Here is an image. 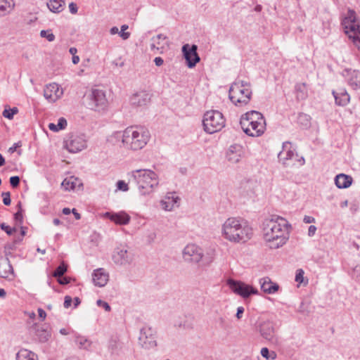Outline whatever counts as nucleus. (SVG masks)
Listing matches in <instances>:
<instances>
[{
  "instance_id": "nucleus-1",
  "label": "nucleus",
  "mask_w": 360,
  "mask_h": 360,
  "mask_svg": "<svg viewBox=\"0 0 360 360\" xmlns=\"http://www.w3.org/2000/svg\"><path fill=\"white\" fill-rule=\"evenodd\" d=\"M291 225L283 217L272 215L262 225V239L266 247L276 250L284 246L290 238Z\"/></svg>"
},
{
  "instance_id": "nucleus-2",
  "label": "nucleus",
  "mask_w": 360,
  "mask_h": 360,
  "mask_svg": "<svg viewBox=\"0 0 360 360\" xmlns=\"http://www.w3.org/2000/svg\"><path fill=\"white\" fill-rule=\"evenodd\" d=\"M221 237L234 244H244L253 236L252 226L243 218L230 217L221 226Z\"/></svg>"
},
{
  "instance_id": "nucleus-3",
  "label": "nucleus",
  "mask_w": 360,
  "mask_h": 360,
  "mask_svg": "<svg viewBox=\"0 0 360 360\" xmlns=\"http://www.w3.org/2000/svg\"><path fill=\"white\" fill-rule=\"evenodd\" d=\"M129 175L131 181L136 184L141 195H150L159 185L158 175L151 169L134 170Z\"/></svg>"
},
{
  "instance_id": "nucleus-4",
  "label": "nucleus",
  "mask_w": 360,
  "mask_h": 360,
  "mask_svg": "<svg viewBox=\"0 0 360 360\" xmlns=\"http://www.w3.org/2000/svg\"><path fill=\"white\" fill-rule=\"evenodd\" d=\"M243 131L248 136L259 137L266 130V120L263 115L256 110H251L243 115L240 120Z\"/></svg>"
},
{
  "instance_id": "nucleus-5",
  "label": "nucleus",
  "mask_w": 360,
  "mask_h": 360,
  "mask_svg": "<svg viewBox=\"0 0 360 360\" xmlns=\"http://www.w3.org/2000/svg\"><path fill=\"white\" fill-rule=\"evenodd\" d=\"M149 131L142 126H131L127 127V141L125 149L138 150L143 148L149 141Z\"/></svg>"
},
{
  "instance_id": "nucleus-6",
  "label": "nucleus",
  "mask_w": 360,
  "mask_h": 360,
  "mask_svg": "<svg viewBox=\"0 0 360 360\" xmlns=\"http://www.w3.org/2000/svg\"><path fill=\"white\" fill-rule=\"evenodd\" d=\"M229 93V99L235 105H245L251 98L250 84L243 80H236L231 85Z\"/></svg>"
},
{
  "instance_id": "nucleus-7",
  "label": "nucleus",
  "mask_w": 360,
  "mask_h": 360,
  "mask_svg": "<svg viewBox=\"0 0 360 360\" xmlns=\"http://www.w3.org/2000/svg\"><path fill=\"white\" fill-rule=\"evenodd\" d=\"M342 26L345 34L352 39L354 44L360 49V24L354 11L348 10L347 15L342 20Z\"/></svg>"
},
{
  "instance_id": "nucleus-8",
  "label": "nucleus",
  "mask_w": 360,
  "mask_h": 360,
  "mask_svg": "<svg viewBox=\"0 0 360 360\" xmlns=\"http://www.w3.org/2000/svg\"><path fill=\"white\" fill-rule=\"evenodd\" d=\"M202 124L205 131L208 134L219 131L225 126V119L218 110H210L205 113Z\"/></svg>"
},
{
  "instance_id": "nucleus-9",
  "label": "nucleus",
  "mask_w": 360,
  "mask_h": 360,
  "mask_svg": "<svg viewBox=\"0 0 360 360\" xmlns=\"http://www.w3.org/2000/svg\"><path fill=\"white\" fill-rule=\"evenodd\" d=\"M86 100L88 108L95 111L103 110L108 105L105 91L98 89H91L86 95Z\"/></svg>"
},
{
  "instance_id": "nucleus-10",
  "label": "nucleus",
  "mask_w": 360,
  "mask_h": 360,
  "mask_svg": "<svg viewBox=\"0 0 360 360\" xmlns=\"http://www.w3.org/2000/svg\"><path fill=\"white\" fill-rule=\"evenodd\" d=\"M295 158H297L296 161L299 165L302 166L304 165V158L303 157H298L291 143L288 141L284 142L282 146V150L278 154L279 161L283 165L289 166L290 161H292Z\"/></svg>"
},
{
  "instance_id": "nucleus-11",
  "label": "nucleus",
  "mask_w": 360,
  "mask_h": 360,
  "mask_svg": "<svg viewBox=\"0 0 360 360\" xmlns=\"http://www.w3.org/2000/svg\"><path fill=\"white\" fill-rule=\"evenodd\" d=\"M112 260L117 266H127L133 262L134 255L126 246L120 245L114 249Z\"/></svg>"
},
{
  "instance_id": "nucleus-12",
  "label": "nucleus",
  "mask_w": 360,
  "mask_h": 360,
  "mask_svg": "<svg viewBox=\"0 0 360 360\" xmlns=\"http://www.w3.org/2000/svg\"><path fill=\"white\" fill-rule=\"evenodd\" d=\"M64 144L69 152L75 153L85 149L87 141L84 134H71L65 139Z\"/></svg>"
},
{
  "instance_id": "nucleus-13",
  "label": "nucleus",
  "mask_w": 360,
  "mask_h": 360,
  "mask_svg": "<svg viewBox=\"0 0 360 360\" xmlns=\"http://www.w3.org/2000/svg\"><path fill=\"white\" fill-rule=\"evenodd\" d=\"M227 285L234 293L243 298H247L251 295L259 294V291L257 288L241 281L229 279L227 281Z\"/></svg>"
},
{
  "instance_id": "nucleus-14",
  "label": "nucleus",
  "mask_w": 360,
  "mask_h": 360,
  "mask_svg": "<svg viewBox=\"0 0 360 360\" xmlns=\"http://www.w3.org/2000/svg\"><path fill=\"white\" fill-rule=\"evenodd\" d=\"M183 258L186 262L199 263L204 257L203 250L195 244H188L182 251Z\"/></svg>"
},
{
  "instance_id": "nucleus-15",
  "label": "nucleus",
  "mask_w": 360,
  "mask_h": 360,
  "mask_svg": "<svg viewBox=\"0 0 360 360\" xmlns=\"http://www.w3.org/2000/svg\"><path fill=\"white\" fill-rule=\"evenodd\" d=\"M139 344L146 349L156 347V337L154 330L149 327H144L141 330L139 338Z\"/></svg>"
},
{
  "instance_id": "nucleus-16",
  "label": "nucleus",
  "mask_w": 360,
  "mask_h": 360,
  "mask_svg": "<svg viewBox=\"0 0 360 360\" xmlns=\"http://www.w3.org/2000/svg\"><path fill=\"white\" fill-rule=\"evenodd\" d=\"M244 148L240 144H233L229 147L226 153V158L231 164H237L245 156Z\"/></svg>"
},
{
  "instance_id": "nucleus-17",
  "label": "nucleus",
  "mask_w": 360,
  "mask_h": 360,
  "mask_svg": "<svg viewBox=\"0 0 360 360\" xmlns=\"http://www.w3.org/2000/svg\"><path fill=\"white\" fill-rule=\"evenodd\" d=\"M162 210L167 212L172 211L180 205V198L174 192L167 193L160 202Z\"/></svg>"
},
{
  "instance_id": "nucleus-18",
  "label": "nucleus",
  "mask_w": 360,
  "mask_h": 360,
  "mask_svg": "<svg viewBox=\"0 0 360 360\" xmlns=\"http://www.w3.org/2000/svg\"><path fill=\"white\" fill-rule=\"evenodd\" d=\"M182 51L188 67L190 68L195 67L200 60V57L197 53V46L193 44L190 46L189 44H185L182 47Z\"/></svg>"
},
{
  "instance_id": "nucleus-19",
  "label": "nucleus",
  "mask_w": 360,
  "mask_h": 360,
  "mask_svg": "<svg viewBox=\"0 0 360 360\" xmlns=\"http://www.w3.org/2000/svg\"><path fill=\"white\" fill-rule=\"evenodd\" d=\"M63 94V89L56 83H51L46 85L44 90V98L51 103L56 101Z\"/></svg>"
},
{
  "instance_id": "nucleus-20",
  "label": "nucleus",
  "mask_w": 360,
  "mask_h": 360,
  "mask_svg": "<svg viewBox=\"0 0 360 360\" xmlns=\"http://www.w3.org/2000/svg\"><path fill=\"white\" fill-rule=\"evenodd\" d=\"M150 101V94L146 91H140L130 98V103L136 107H145Z\"/></svg>"
},
{
  "instance_id": "nucleus-21",
  "label": "nucleus",
  "mask_w": 360,
  "mask_h": 360,
  "mask_svg": "<svg viewBox=\"0 0 360 360\" xmlns=\"http://www.w3.org/2000/svg\"><path fill=\"white\" fill-rule=\"evenodd\" d=\"M103 217L108 218L117 225H127L131 220V217L124 211L116 213L107 212L103 214Z\"/></svg>"
},
{
  "instance_id": "nucleus-22",
  "label": "nucleus",
  "mask_w": 360,
  "mask_h": 360,
  "mask_svg": "<svg viewBox=\"0 0 360 360\" xmlns=\"http://www.w3.org/2000/svg\"><path fill=\"white\" fill-rule=\"evenodd\" d=\"M342 75L345 78L347 84L353 89L360 88V72L356 70H345Z\"/></svg>"
},
{
  "instance_id": "nucleus-23",
  "label": "nucleus",
  "mask_w": 360,
  "mask_h": 360,
  "mask_svg": "<svg viewBox=\"0 0 360 360\" xmlns=\"http://www.w3.org/2000/svg\"><path fill=\"white\" fill-rule=\"evenodd\" d=\"M107 141L113 146L125 148V142L127 141V128L123 131H116L112 132L108 137Z\"/></svg>"
},
{
  "instance_id": "nucleus-24",
  "label": "nucleus",
  "mask_w": 360,
  "mask_h": 360,
  "mask_svg": "<svg viewBox=\"0 0 360 360\" xmlns=\"http://www.w3.org/2000/svg\"><path fill=\"white\" fill-rule=\"evenodd\" d=\"M92 280L95 285L103 287L107 284L109 280V274L105 269L98 268L94 271L92 274Z\"/></svg>"
},
{
  "instance_id": "nucleus-25",
  "label": "nucleus",
  "mask_w": 360,
  "mask_h": 360,
  "mask_svg": "<svg viewBox=\"0 0 360 360\" xmlns=\"http://www.w3.org/2000/svg\"><path fill=\"white\" fill-rule=\"evenodd\" d=\"M261 290L266 294L274 295L276 293L280 287L278 284L271 281L269 277H264L259 281Z\"/></svg>"
},
{
  "instance_id": "nucleus-26",
  "label": "nucleus",
  "mask_w": 360,
  "mask_h": 360,
  "mask_svg": "<svg viewBox=\"0 0 360 360\" xmlns=\"http://www.w3.org/2000/svg\"><path fill=\"white\" fill-rule=\"evenodd\" d=\"M169 42L167 38L163 34H159L151 38L150 50L159 51L160 53L163 52L165 47L168 46Z\"/></svg>"
},
{
  "instance_id": "nucleus-27",
  "label": "nucleus",
  "mask_w": 360,
  "mask_h": 360,
  "mask_svg": "<svg viewBox=\"0 0 360 360\" xmlns=\"http://www.w3.org/2000/svg\"><path fill=\"white\" fill-rule=\"evenodd\" d=\"M333 95L336 105L340 106L347 105L350 101V96L345 89H340L339 91H333Z\"/></svg>"
},
{
  "instance_id": "nucleus-28",
  "label": "nucleus",
  "mask_w": 360,
  "mask_h": 360,
  "mask_svg": "<svg viewBox=\"0 0 360 360\" xmlns=\"http://www.w3.org/2000/svg\"><path fill=\"white\" fill-rule=\"evenodd\" d=\"M262 335L268 340H273L274 338L275 329L273 323L269 321L263 322L260 326Z\"/></svg>"
},
{
  "instance_id": "nucleus-29",
  "label": "nucleus",
  "mask_w": 360,
  "mask_h": 360,
  "mask_svg": "<svg viewBox=\"0 0 360 360\" xmlns=\"http://www.w3.org/2000/svg\"><path fill=\"white\" fill-rule=\"evenodd\" d=\"M352 178L351 176L339 174L335 178V184L339 188H347L352 185Z\"/></svg>"
},
{
  "instance_id": "nucleus-30",
  "label": "nucleus",
  "mask_w": 360,
  "mask_h": 360,
  "mask_svg": "<svg viewBox=\"0 0 360 360\" xmlns=\"http://www.w3.org/2000/svg\"><path fill=\"white\" fill-rule=\"evenodd\" d=\"M61 185L65 190L71 191L76 189L77 187L82 186V183L81 180H79V179L75 176H70L68 178L65 179L63 181Z\"/></svg>"
},
{
  "instance_id": "nucleus-31",
  "label": "nucleus",
  "mask_w": 360,
  "mask_h": 360,
  "mask_svg": "<svg viewBox=\"0 0 360 360\" xmlns=\"http://www.w3.org/2000/svg\"><path fill=\"white\" fill-rule=\"evenodd\" d=\"M75 342L79 349L87 351L91 349L92 345V342L89 338L79 334H75Z\"/></svg>"
},
{
  "instance_id": "nucleus-32",
  "label": "nucleus",
  "mask_w": 360,
  "mask_h": 360,
  "mask_svg": "<svg viewBox=\"0 0 360 360\" xmlns=\"http://www.w3.org/2000/svg\"><path fill=\"white\" fill-rule=\"evenodd\" d=\"M47 6L51 12L59 13L64 10L65 0H49Z\"/></svg>"
},
{
  "instance_id": "nucleus-33",
  "label": "nucleus",
  "mask_w": 360,
  "mask_h": 360,
  "mask_svg": "<svg viewBox=\"0 0 360 360\" xmlns=\"http://www.w3.org/2000/svg\"><path fill=\"white\" fill-rule=\"evenodd\" d=\"M14 6L13 0H0V17L10 13Z\"/></svg>"
},
{
  "instance_id": "nucleus-34",
  "label": "nucleus",
  "mask_w": 360,
  "mask_h": 360,
  "mask_svg": "<svg viewBox=\"0 0 360 360\" xmlns=\"http://www.w3.org/2000/svg\"><path fill=\"white\" fill-rule=\"evenodd\" d=\"M17 360H37V356L34 352L26 349H21L16 354Z\"/></svg>"
},
{
  "instance_id": "nucleus-35",
  "label": "nucleus",
  "mask_w": 360,
  "mask_h": 360,
  "mask_svg": "<svg viewBox=\"0 0 360 360\" xmlns=\"http://www.w3.org/2000/svg\"><path fill=\"white\" fill-rule=\"evenodd\" d=\"M13 274V269L8 259L0 264V277L8 278Z\"/></svg>"
},
{
  "instance_id": "nucleus-36",
  "label": "nucleus",
  "mask_w": 360,
  "mask_h": 360,
  "mask_svg": "<svg viewBox=\"0 0 360 360\" xmlns=\"http://www.w3.org/2000/svg\"><path fill=\"white\" fill-rule=\"evenodd\" d=\"M36 336L41 342H45L50 338L51 333L47 329L40 327L36 330Z\"/></svg>"
},
{
  "instance_id": "nucleus-37",
  "label": "nucleus",
  "mask_w": 360,
  "mask_h": 360,
  "mask_svg": "<svg viewBox=\"0 0 360 360\" xmlns=\"http://www.w3.org/2000/svg\"><path fill=\"white\" fill-rule=\"evenodd\" d=\"M67 127V120L64 117H60L58 120V123H50L49 124V129L52 131H58L61 129H64Z\"/></svg>"
},
{
  "instance_id": "nucleus-38",
  "label": "nucleus",
  "mask_w": 360,
  "mask_h": 360,
  "mask_svg": "<svg viewBox=\"0 0 360 360\" xmlns=\"http://www.w3.org/2000/svg\"><path fill=\"white\" fill-rule=\"evenodd\" d=\"M297 98L298 99L304 100L307 96V91L304 83L297 84L295 86Z\"/></svg>"
},
{
  "instance_id": "nucleus-39",
  "label": "nucleus",
  "mask_w": 360,
  "mask_h": 360,
  "mask_svg": "<svg viewBox=\"0 0 360 360\" xmlns=\"http://www.w3.org/2000/svg\"><path fill=\"white\" fill-rule=\"evenodd\" d=\"M215 255V250L214 248H209L206 250V252L204 253V257L202 262L206 264H210L214 260Z\"/></svg>"
},
{
  "instance_id": "nucleus-40",
  "label": "nucleus",
  "mask_w": 360,
  "mask_h": 360,
  "mask_svg": "<svg viewBox=\"0 0 360 360\" xmlns=\"http://www.w3.org/2000/svg\"><path fill=\"white\" fill-rule=\"evenodd\" d=\"M260 353L266 360H274L276 358V353L274 351H269L266 347L262 348Z\"/></svg>"
},
{
  "instance_id": "nucleus-41",
  "label": "nucleus",
  "mask_w": 360,
  "mask_h": 360,
  "mask_svg": "<svg viewBox=\"0 0 360 360\" xmlns=\"http://www.w3.org/2000/svg\"><path fill=\"white\" fill-rule=\"evenodd\" d=\"M18 112V109L16 107L13 108H5L3 111V116L7 119L12 120L13 116Z\"/></svg>"
},
{
  "instance_id": "nucleus-42",
  "label": "nucleus",
  "mask_w": 360,
  "mask_h": 360,
  "mask_svg": "<svg viewBox=\"0 0 360 360\" xmlns=\"http://www.w3.org/2000/svg\"><path fill=\"white\" fill-rule=\"evenodd\" d=\"M40 37L41 38H45L48 40L49 42H52L55 40V35L52 33L51 30H41L40 32Z\"/></svg>"
},
{
  "instance_id": "nucleus-43",
  "label": "nucleus",
  "mask_w": 360,
  "mask_h": 360,
  "mask_svg": "<svg viewBox=\"0 0 360 360\" xmlns=\"http://www.w3.org/2000/svg\"><path fill=\"white\" fill-rule=\"evenodd\" d=\"M67 271L66 266L63 263L58 266L53 274L54 277H61Z\"/></svg>"
},
{
  "instance_id": "nucleus-44",
  "label": "nucleus",
  "mask_w": 360,
  "mask_h": 360,
  "mask_svg": "<svg viewBox=\"0 0 360 360\" xmlns=\"http://www.w3.org/2000/svg\"><path fill=\"white\" fill-rule=\"evenodd\" d=\"M0 227L3 231H4L9 236L12 235L14 232L16 231L15 228H11L9 226L6 225L5 223L1 224Z\"/></svg>"
},
{
  "instance_id": "nucleus-45",
  "label": "nucleus",
  "mask_w": 360,
  "mask_h": 360,
  "mask_svg": "<svg viewBox=\"0 0 360 360\" xmlns=\"http://www.w3.org/2000/svg\"><path fill=\"white\" fill-rule=\"evenodd\" d=\"M304 272L302 269H299L296 271L295 274V281L297 283H302L304 279Z\"/></svg>"
},
{
  "instance_id": "nucleus-46",
  "label": "nucleus",
  "mask_w": 360,
  "mask_h": 360,
  "mask_svg": "<svg viewBox=\"0 0 360 360\" xmlns=\"http://www.w3.org/2000/svg\"><path fill=\"white\" fill-rule=\"evenodd\" d=\"M117 188L118 190L122 191H127L129 190L128 184L122 180H120L117 182Z\"/></svg>"
},
{
  "instance_id": "nucleus-47",
  "label": "nucleus",
  "mask_w": 360,
  "mask_h": 360,
  "mask_svg": "<svg viewBox=\"0 0 360 360\" xmlns=\"http://www.w3.org/2000/svg\"><path fill=\"white\" fill-rule=\"evenodd\" d=\"M298 119H299V122L301 124H303L304 122L306 126H308L309 124L310 117L309 115H307L306 114H300L299 115Z\"/></svg>"
},
{
  "instance_id": "nucleus-48",
  "label": "nucleus",
  "mask_w": 360,
  "mask_h": 360,
  "mask_svg": "<svg viewBox=\"0 0 360 360\" xmlns=\"http://www.w3.org/2000/svg\"><path fill=\"white\" fill-rule=\"evenodd\" d=\"M96 304L98 307H103L106 311H110L111 310V307L109 304L105 301L98 300Z\"/></svg>"
},
{
  "instance_id": "nucleus-49",
  "label": "nucleus",
  "mask_w": 360,
  "mask_h": 360,
  "mask_svg": "<svg viewBox=\"0 0 360 360\" xmlns=\"http://www.w3.org/2000/svg\"><path fill=\"white\" fill-rule=\"evenodd\" d=\"M352 276L357 281L360 282V265H356L352 272Z\"/></svg>"
},
{
  "instance_id": "nucleus-50",
  "label": "nucleus",
  "mask_w": 360,
  "mask_h": 360,
  "mask_svg": "<svg viewBox=\"0 0 360 360\" xmlns=\"http://www.w3.org/2000/svg\"><path fill=\"white\" fill-rule=\"evenodd\" d=\"M2 196H3V202L5 205H9L11 204V197H10V193L9 192H6V193H2Z\"/></svg>"
},
{
  "instance_id": "nucleus-51",
  "label": "nucleus",
  "mask_w": 360,
  "mask_h": 360,
  "mask_svg": "<svg viewBox=\"0 0 360 360\" xmlns=\"http://www.w3.org/2000/svg\"><path fill=\"white\" fill-rule=\"evenodd\" d=\"M20 178L18 176H11L10 178V184L13 187H16L19 185Z\"/></svg>"
},
{
  "instance_id": "nucleus-52",
  "label": "nucleus",
  "mask_w": 360,
  "mask_h": 360,
  "mask_svg": "<svg viewBox=\"0 0 360 360\" xmlns=\"http://www.w3.org/2000/svg\"><path fill=\"white\" fill-rule=\"evenodd\" d=\"M303 221L305 224H312L316 222V219L314 217L305 215L303 218Z\"/></svg>"
},
{
  "instance_id": "nucleus-53",
  "label": "nucleus",
  "mask_w": 360,
  "mask_h": 360,
  "mask_svg": "<svg viewBox=\"0 0 360 360\" xmlns=\"http://www.w3.org/2000/svg\"><path fill=\"white\" fill-rule=\"evenodd\" d=\"M72 300L71 298V297L67 295L65 297V300H64V307L65 308H69L70 306H71V304H72Z\"/></svg>"
},
{
  "instance_id": "nucleus-54",
  "label": "nucleus",
  "mask_w": 360,
  "mask_h": 360,
  "mask_svg": "<svg viewBox=\"0 0 360 360\" xmlns=\"http://www.w3.org/2000/svg\"><path fill=\"white\" fill-rule=\"evenodd\" d=\"M69 9H70V12L72 13V14H75L77 13V11H78V8H77V6L72 2L69 4Z\"/></svg>"
},
{
  "instance_id": "nucleus-55",
  "label": "nucleus",
  "mask_w": 360,
  "mask_h": 360,
  "mask_svg": "<svg viewBox=\"0 0 360 360\" xmlns=\"http://www.w3.org/2000/svg\"><path fill=\"white\" fill-rule=\"evenodd\" d=\"M317 229L314 225H310L308 229V236L312 237L315 235Z\"/></svg>"
},
{
  "instance_id": "nucleus-56",
  "label": "nucleus",
  "mask_w": 360,
  "mask_h": 360,
  "mask_svg": "<svg viewBox=\"0 0 360 360\" xmlns=\"http://www.w3.org/2000/svg\"><path fill=\"white\" fill-rule=\"evenodd\" d=\"M14 219L16 221L19 222L20 224L22 222L23 217L21 211H18L14 214Z\"/></svg>"
},
{
  "instance_id": "nucleus-57",
  "label": "nucleus",
  "mask_w": 360,
  "mask_h": 360,
  "mask_svg": "<svg viewBox=\"0 0 360 360\" xmlns=\"http://www.w3.org/2000/svg\"><path fill=\"white\" fill-rule=\"evenodd\" d=\"M21 146L22 145L20 141L15 143L11 147L9 148L8 152H10L11 153H13L17 150L18 148H20Z\"/></svg>"
},
{
  "instance_id": "nucleus-58",
  "label": "nucleus",
  "mask_w": 360,
  "mask_h": 360,
  "mask_svg": "<svg viewBox=\"0 0 360 360\" xmlns=\"http://www.w3.org/2000/svg\"><path fill=\"white\" fill-rule=\"evenodd\" d=\"M118 34L124 40L128 39L130 37L129 32H126L125 31H122V30H120V32L119 31Z\"/></svg>"
},
{
  "instance_id": "nucleus-59",
  "label": "nucleus",
  "mask_w": 360,
  "mask_h": 360,
  "mask_svg": "<svg viewBox=\"0 0 360 360\" xmlns=\"http://www.w3.org/2000/svg\"><path fill=\"white\" fill-rule=\"evenodd\" d=\"M244 312V307H238L237 308V312L236 314V316L238 319H240L242 318L243 314Z\"/></svg>"
},
{
  "instance_id": "nucleus-60",
  "label": "nucleus",
  "mask_w": 360,
  "mask_h": 360,
  "mask_svg": "<svg viewBox=\"0 0 360 360\" xmlns=\"http://www.w3.org/2000/svg\"><path fill=\"white\" fill-rule=\"evenodd\" d=\"M58 279V282L61 285H66L70 283V279L66 277L60 278Z\"/></svg>"
},
{
  "instance_id": "nucleus-61",
  "label": "nucleus",
  "mask_w": 360,
  "mask_h": 360,
  "mask_svg": "<svg viewBox=\"0 0 360 360\" xmlns=\"http://www.w3.org/2000/svg\"><path fill=\"white\" fill-rule=\"evenodd\" d=\"M154 63L155 65L160 67L163 64L164 60L161 57H155L154 59Z\"/></svg>"
},
{
  "instance_id": "nucleus-62",
  "label": "nucleus",
  "mask_w": 360,
  "mask_h": 360,
  "mask_svg": "<svg viewBox=\"0 0 360 360\" xmlns=\"http://www.w3.org/2000/svg\"><path fill=\"white\" fill-rule=\"evenodd\" d=\"M38 314H39V316L42 319V320H44L46 316V313L45 312V311L41 308H39L38 309Z\"/></svg>"
},
{
  "instance_id": "nucleus-63",
  "label": "nucleus",
  "mask_w": 360,
  "mask_h": 360,
  "mask_svg": "<svg viewBox=\"0 0 360 360\" xmlns=\"http://www.w3.org/2000/svg\"><path fill=\"white\" fill-rule=\"evenodd\" d=\"M118 32H119V30L117 27H112L110 30V33L112 35L118 34Z\"/></svg>"
},
{
  "instance_id": "nucleus-64",
  "label": "nucleus",
  "mask_w": 360,
  "mask_h": 360,
  "mask_svg": "<svg viewBox=\"0 0 360 360\" xmlns=\"http://www.w3.org/2000/svg\"><path fill=\"white\" fill-rule=\"evenodd\" d=\"M72 61L73 64H77L79 62V57L77 55L72 56Z\"/></svg>"
}]
</instances>
